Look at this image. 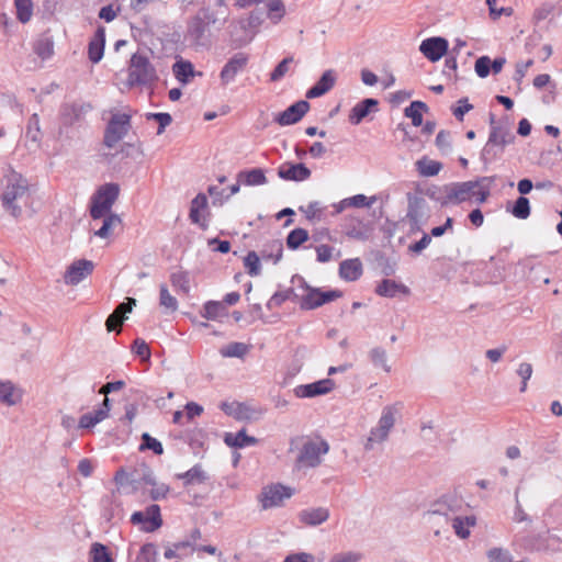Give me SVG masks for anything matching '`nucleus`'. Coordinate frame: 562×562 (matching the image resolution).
Segmentation results:
<instances>
[{
  "label": "nucleus",
  "instance_id": "obj_46",
  "mask_svg": "<svg viewBox=\"0 0 562 562\" xmlns=\"http://www.w3.org/2000/svg\"><path fill=\"white\" fill-rule=\"evenodd\" d=\"M90 557V562H113L108 548L99 542H95L91 546Z\"/></svg>",
  "mask_w": 562,
  "mask_h": 562
},
{
  "label": "nucleus",
  "instance_id": "obj_43",
  "mask_svg": "<svg viewBox=\"0 0 562 562\" xmlns=\"http://www.w3.org/2000/svg\"><path fill=\"white\" fill-rule=\"evenodd\" d=\"M308 239V233L304 228H294L286 236V246L295 250Z\"/></svg>",
  "mask_w": 562,
  "mask_h": 562
},
{
  "label": "nucleus",
  "instance_id": "obj_63",
  "mask_svg": "<svg viewBox=\"0 0 562 562\" xmlns=\"http://www.w3.org/2000/svg\"><path fill=\"white\" fill-rule=\"evenodd\" d=\"M379 424L381 425L382 428L386 429L387 431H390L393 428L395 424V416L392 407H385L383 409L382 415L379 419Z\"/></svg>",
  "mask_w": 562,
  "mask_h": 562
},
{
  "label": "nucleus",
  "instance_id": "obj_25",
  "mask_svg": "<svg viewBox=\"0 0 562 562\" xmlns=\"http://www.w3.org/2000/svg\"><path fill=\"white\" fill-rule=\"evenodd\" d=\"M176 479L183 481V486L203 484L209 480V475L201 464H195L187 472L177 473Z\"/></svg>",
  "mask_w": 562,
  "mask_h": 562
},
{
  "label": "nucleus",
  "instance_id": "obj_61",
  "mask_svg": "<svg viewBox=\"0 0 562 562\" xmlns=\"http://www.w3.org/2000/svg\"><path fill=\"white\" fill-rule=\"evenodd\" d=\"M474 69L480 78H486L491 72V58L488 56L479 57L475 61Z\"/></svg>",
  "mask_w": 562,
  "mask_h": 562
},
{
  "label": "nucleus",
  "instance_id": "obj_3",
  "mask_svg": "<svg viewBox=\"0 0 562 562\" xmlns=\"http://www.w3.org/2000/svg\"><path fill=\"white\" fill-rule=\"evenodd\" d=\"M493 180V177H481L475 180L449 183L450 204H461L473 199L477 204L484 203L490 196V186Z\"/></svg>",
  "mask_w": 562,
  "mask_h": 562
},
{
  "label": "nucleus",
  "instance_id": "obj_47",
  "mask_svg": "<svg viewBox=\"0 0 562 562\" xmlns=\"http://www.w3.org/2000/svg\"><path fill=\"white\" fill-rule=\"evenodd\" d=\"M512 214L519 218L526 220L530 215V203L529 200L525 196H519L512 209Z\"/></svg>",
  "mask_w": 562,
  "mask_h": 562
},
{
  "label": "nucleus",
  "instance_id": "obj_31",
  "mask_svg": "<svg viewBox=\"0 0 562 562\" xmlns=\"http://www.w3.org/2000/svg\"><path fill=\"white\" fill-rule=\"evenodd\" d=\"M260 254L263 260H272L273 263H278L282 258L283 244L279 239L270 240L263 245Z\"/></svg>",
  "mask_w": 562,
  "mask_h": 562
},
{
  "label": "nucleus",
  "instance_id": "obj_17",
  "mask_svg": "<svg viewBox=\"0 0 562 562\" xmlns=\"http://www.w3.org/2000/svg\"><path fill=\"white\" fill-rule=\"evenodd\" d=\"M91 110V105L89 103L83 102H74V103H64L59 110V116L64 125H72L75 122L79 121L82 115H85L88 111Z\"/></svg>",
  "mask_w": 562,
  "mask_h": 562
},
{
  "label": "nucleus",
  "instance_id": "obj_41",
  "mask_svg": "<svg viewBox=\"0 0 562 562\" xmlns=\"http://www.w3.org/2000/svg\"><path fill=\"white\" fill-rule=\"evenodd\" d=\"M33 49L38 57L42 59H47L54 53V42L49 36H41L34 43Z\"/></svg>",
  "mask_w": 562,
  "mask_h": 562
},
{
  "label": "nucleus",
  "instance_id": "obj_54",
  "mask_svg": "<svg viewBox=\"0 0 562 562\" xmlns=\"http://www.w3.org/2000/svg\"><path fill=\"white\" fill-rule=\"evenodd\" d=\"M25 136L33 143H38L41 139L40 117L36 113H34L29 120Z\"/></svg>",
  "mask_w": 562,
  "mask_h": 562
},
{
  "label": "nucleus",
  "instance_id": "obj_50",
  "mask_svg": "<svg viewBox=\"0 0 562 562\" xmlns=\"http://www.w3.org/2000/svg\"><path fill=\"white\" fill-rule=\"evenodd\" d=\"M16 16L20 22L26 23L32 16L33 4L31 0H14Z\"/></svg>",
  "mask_w": 562,
  "mask_h": 562
},
{
  "label": "nucleus",
  "instance_id": "obj_48",
  "mask_svg": "<svg viewBox=\"0 0 562 562\" xmlns=\"http://www.w3.org/2000/svg\"><path fill=\"white\" fill-rule=\"evenodd\" d=\"M140 450H151L155 454L160 456L164 453V447L159 440L151 437L148 432L142 435Z\"/></svg>",
  "mask_w": 562,
  "mask_h": 562
},
{
  "label": "nucleus",
  "instance_id": "obj_26",
  "mask_svg": "<svg viewBox=\"0 0 562 562\" xmlns=\"http://www.w3.org/2000/svg\"><path fill=\"white\" fill-rule=\"evenodd\" d=\"M329 518V510L325 507L308 508L300 512L299 519L308 526H318Z\"/></svg>",
  "mask_w": 562,
  "mask_h": 562
},
{
  "label": "nucleus",
  "instance_id": "obj_20",
  "mask_svg": "<svg viewBox=\"0 0 562 562\" xmlns=\"http://www.w3.org/2000/svg\"><path fill=\"white\" fill-rule=\"evenodd\" d=\"M379 101L367 98L358 102L350 111L348 120L351 125H359L371 111H378Z\"/></svg>",
  "mask_w": 562,
  "mask_h": 562
},
{
  "label": "nucleus",
  "instance_id": "obj_27",
  "mask_svg": "<svg viewBox=\"0 0 562 562\" xmlns=\"http://www.w3.org/2000/svg\"><path fill=\"white\" fill-rule=\"evenodd\" d=\"M408 288L391 279H383L376 286L375 293L384 297H394L397 293L407 294Z\"/></svg>",
  "mask_w": 562,
  "mask_h": 562
},
{
  "label": "nucleus",
  "instance_id": "obj_58",
  "mask_svg": "<svg viewBox=\"0 0 562 562\" xmlns=\"http://www.w3.org/2000/svg\"><path fill=\"white\" fill-rule=\"evenodd\" d=\"M132 350L142 359V361H149L151 355L150 348L144 339L136 338L133 342Z\"/></svg>",
  "mask_w": 562,
  "mask_h": 562
},
{
  "label": "nucleus",
  "instance_id": "obj_14",
  "mask_svg": "<svg viewBox=\"0 0 562 562\" xmlns=\"http://www.w3.org/2000/svg\"><path fill=\"white\" fill-rule=\"evenodd\" d=\"M308 110L310 103L305 100H300L279 113L274 121L281 126L292 125L301 121Z\"/></svg>",
  "mask_w": 562,
  "mask_h": 562
},
{
  "label": "nucleus",
  "instance_id": "obj_12",
  "mask_svg": "<svg viewBox=\"0 0 562 562\" xmlns=\"http://www.w3.org/2000/svg\"><path fill=\"white\" fill-rule=\"evenodd\" d=\"M449 43L445 37L434 36L424 40L419 45L420 53L430 61H438L448 52Z\"/></svg>",
  "mask_w": 562,
  "mask_h": 562
},
{
  "label": "nucleus",
  "instance_id": "obj_4",
  "mask_svg": "<svg viewBox=\"0 0 562 562\" xmlns=\"http://www.w3.org/2000/svg\"><path fill=\"white\" fill-rule=\"evenodd\" d=\"M300 448L296 457L295 465L297 469L315 468L322 461V456L328 452L329 446L322 439H310L305 437H296L291 439V450Z\"/></svg>",
  "mask_w": 562,
  "mask_h": 562
},
{
  "label": "nucleus",
  "instance_id": "obj_1",
  "mask_svg": "<svg viewBox=\"0 0 562 562\" xmlns=\"http://www.w3.org/2000/svg\"><path fill=\"white\" fill-rule=\"evenodd\" d=\"M227 18V12L201 8L188 20L184 40L195 50L209 49L213 41V30L220 31Z\"/></svg>",
  "mask_w": 562,
  "mask_h": 562
},
{
  "label": "nucleus",
  "instance_id": "obj_6",
  "mask_svg": "<svg viewBox=\"0 0 562 562\" xmlns=\"http://www.w3.org/2000/svg\"><path fill=\"white\" fill-rule=\"evenodd\" d=\"M514 134L504 125H493L488 139L481 153L482 161L487 165L499 157L506 145L513 143Z\"/></svg>",
  "mask_w": 562,
  "mask_h": 562
},
{
  "label": "nucleus",
  "instance_id": "obj_22",
  "mask_svg": "<svg viewBox=\"0 0 562 562\" xmlns=\"http://www.w3.org/2000/svg\"><path fill=\"white\" fill-rule=\"evenodd\" d=\"M104 46L105 30L103 26H99L88 45V57L91 63L97 64L102 59L104 54Z\"/></svg>",
  "mask_w": 562,
  "mask_h": 562
},
{
  "label": "nucleus",
  "instance_id": "obj_39",
  "mask_svg": "<svg viewBox=\"0 0 562 562\" xmlns=\"http://www.w3.org/2000/svg\"><path fill=\"white\" fill-rule=\"evenodd\" d=\"M417 171L424 177H434L439 173L442 168L441 162L427 159L426 157L417 160Z\"/></svg>",
  "mask_w": 562,
  "mask_h": 562
},
{
  "label": "nucleus",
  "instance_id": "obj_9",
  "mask_svg": "<svg viewBox=\"0 0 562 562\" xmlns=\"http://www.w3.org/2000/svg\"><path fill=\"white\" fill-rule=\"evenodd\" d=\"M131 128V115L126 113L113 114L104 131L103 143L108 148H113Z\"/></svg>",
  "mask_w": 562,
  "mask_h": 562
},
{
  "label": "nucleus",
  "instance_id": "obj_44",
  "mask_svg": "<svg viewBox=\"0 0 562 562\" xmlns=\"http://www.w3.org/2000/svg\"><path fill=\"white\" fill-rule=\"evenodd\" d=\"M369 358L374 367H381L385 372L391 371L387 364V355L382 347H374L369 351Z\"/></svg>",
  "mask_w": 562,
  "mask_h": 562
},
{
  "label": "nucleus",
  "instance_id": "obj_55",
  "mask_svg": "<svg viewBox=\"0 0 562 562\" xmlns=\"http://www.w3.org/2000/svg\"><path fill=\"white\" fill-rule=\"evenodd\" d=\"M103 419H104V413L103 412L94 411V412H91V413H87V414H83L80 417V419H79V427L80 428L89 429V428L94 427L97 424H99Z\"/></svg>",
  "mask_w": 562,
  "mask_h": 562
},
{
  "label": "nucleus",
  "instance_id": "obj_18",
  "mask_svg": "<svg viewBox=\"0 0 562 562\" xmlns=\"http://www.w3.org/2000/svg\"><path fill=\"white\" fill-rule=\"evenodd\" d=\"M311 170L302 162H285L278 169V176L288 181H304L311 177Z\"/></svg>",
  "mask_w": 562,
  "mask_h": 562
},
{
  "label": "nucleus",
  "instance_id": "obj_40",
  "mask_svg": "<svg viewBox=\"0 0 562 562\" xmlns=\"http://www.w3.org/2000/svg\"><path fill=\"white\" fill-rule=\"evenodd\" d=\"M249 351V346L244 342H231L220 350L224 358H244Z\"/></svg>",
  "mask_w": 562,
  "mask_h": 562
},
{
  "label": "nucleus",
  "instance_id": "obj_10",
  "mask_svg": "<svg viewBox=\"0 0 562 562\" xmlns=\"http://www.w3.org/2000/svg\"><path fill=\"white\" fill-rule=\"evenodd\" d=\"M294 494V490L280 483L270 484L262 487L258 495V501L262 509H269L283 505L284 499L290 498Z\"/></svg>",
  "mask_w": 562,
  "mask_h": 562
},
{
  "label": "nucleus",
  "instance_id": "obj_36",
  "mask_svg": "<svg viewBox=\"0 0 562 562\" xmlns=\"http://www.w3.org/2000/svg\"><path fill=\"white\" fill-rule=\"evenodd\" d=\"M171 285L177 292L188 295L190 292V274L187 271L172 272L170 276Z\"/></svg>",
  "mask_w": 562,
  "mask_h": 562
},
{
  "label": "nucleus",
  "instance_id": "obj_28",
  "mask_svg": "<svg viewBox=\"0 0 562 562\" xmlns=\"http://www.w3.org/2000/svg\"><path fill=\"white\" fill-rule=\"evenodd\" d=\"M224 442L232 448H245L256 445L258 439L252 436H248L246 430L243 428L237 434L226 432L224 436Z\"/></svg>",
  "mask_w": 562,
  "mask_h": 562
},
{
  "label": "nucleus",
  "instance_id": "obj_53",
  "mask_svg": "<svg viewBox=\"0 0 562 562\" xmlns=\"http://www.w3.org/2000/svg\"><path fill=\"white\" fill-rule=\"evenodd\" d=\"M157 553V548L154 543H145L140 547L135 562H156Z\"/></svg>",
  "mask_w": 562,
  "mask_h": 562
},
{
  "label": "nucleus",
  "instance_id": "obj_7",
  "mask_svg": "<svg viewBox=\"0 0 562 562\" xmlns=\"http://www.w3.org/2000/svg\"><path fill=\"white\" fill-rule=\"evenodd\" d=\"M120 187L117 183H105L101 186L91 198L90 216L93 221L101 220L117 200Z\"/></svg>",
  "mask_w": 562,
  "mask_h": 562
},
{
  "label": "nucleus",
  "instance_id": "obj_13",
  "mask_svg": "<svg viewBox=\"0 0 562 562\" xmlns=\"http://www.w3.org/2000/svg\"><path fill=\"white\" fill-rule=\"evenodd\" d=\"M335 387L331 379H323L310 384H301L294 387L293 392L299 398H311L319 395L328 394Z\"/></svg>",
  "mask_w": 562,
  "mask_h": 562
},
{
  "label": "nucleus",
  "instance_id": "obj_52",
  "mask_svg": "<svg viewBox=\"0 0 562 562\" xmlns=\"http://www.w3.org/2000/svg\"><path fill=\"white\" fill-rule=\"evenodd\" d=\"M462 507V501L454 496H443L440 502L436 504V508L432 509V514L447 515L443 508H460Z\"/></svg>",
  "mask_w": 562,
  "mask_h": 562
},
{
  "label": "nucleus",
  "instance_id": "obj_34",
  "mask_svg": "<svg viewBox=\"0 0 562 562\" xmlns=\"http://www.w3.org/2000/svg\"><path fill=\"white\" fill-rule=\"evenodd\" d=\"M425 200L419 196L408 195L407 218L409 222L419 223L423 218Z\"/></svg>",
  "mask_w": 562,
  "mask_h": 562
},
{
  "label": "nucleus",
  "instance_id": "obj_8",
  "mask_svg": "<svg viewBox=\"0 0 562 562\" xmlns=\"http://www.w3.org/2000/svg\"><path fill=\"white\" fill-rule=\"evenodd\" d=\"M301 281L306 291V293L301 296V310H315L342 296V292L340 290L322 291L319 288L308 285L302 278Z\"/></svg>",
  "mask_w": 562,
  "mask_h": 562
},
{
  "label": "nucleus",
  "instance_id": "obj_29",
  "mask_svg": "<svg viewBox=\"0 0 562 562\" xmlns=\"http://www.w3.org/2000/svg\"><path fill=\"white\" fill-rule=\"evenodd\" d=\"M237 179L245 186H261L267 183V177L261 168L241 170L238 172Z\"/></svg>",
  "mask_w": 562,
  "mask_h": 562
},
{
  "label": "nucleus",
  "instance_id": "obj_38",
  "mask_svg": "<svg viewBox=\"0 0 562 562\" xmlns=\"http://www.w3.org/2000/svg\"><path fill=\"white\" fill-rule=\"evenodd\" d=\"M475 525V517H465L462 518L460 516H456L452 518V528L458 537L461 539H467L470 536L469 526Z\"/></svg>",
  "mask_w": 562,
  "mask_h": 562
},
{
  "label": "nucleus",
  "instance_id": "obj_51",
  "mask_svg": "<svg viewBox=\"0 0 562 562\" xmlns=\"http://www.w3.org/2000/svg\"><path fill=\"white\" fill-rule=\"evenodd\" d=\"M159 304L172 312L178 308V301L169 293L166 284H160L159 286Z\"/></svg>",
  "mask_w": 562,
  "mask_h": 562
},
{
  "label": "nucleus",
  "instance_id": "obj_45",
  "mask_svg": "<svg viewBox=\"0 0 562 562\" xmlns=\"http://www.w3.org/2000/svg\"><path fill=\"white\" fill-rule=\"evenodd\" d=\"M244 266L251 277H257L261 272L260 257L254 250L249 251L244 258Z\"/></svg>",
  "mask_w": 562,
  "mask_h": 562
},
{
  "label": "nucleus",
  "instance_id": "obj_59",
  "mask_svg": "<svg viewBox=\"0 0 562 562\" xmlns=\"http://www.w3.org/2000/svg\"><path fill=\"white\" fill-rule=\"evenodd\" d=\"M436 146L443 153L448 154L452 149L450 132L441 130L436 136Z\"/></svg>",
  "mask_w": 562,
  "mask_h": 562
},
{
  "label": "nucleus",
  "instance_id": "obj_33",
  "mask_svg": "<svg viewBox=\"0 0 562 562\" xmlns=\"http://www.w3.org/2000/svg\"><path fill=\"white\" fill-rule=\"evenodd\" d=\"M202 317L211 321H215L222 316L227 315L226 305L218 301H207L203 305V311L201 313Z\"/></svg>",
  "mask_w": 562,
  "mask_h": 562
},
{
  "label": "nucleus",
  "instance_id": "obj_60",
  "mask_svg": "<svg viewBox=\"0 0 562 562\" xmlns=\"http://www.w3.org/2000/svg\"><path fill=\"white\" fill-rule=\"evenodd\" d=\"M516 372L521 378L520 392L524 393L527 390V382L531 378L533 372L532 366L528 362H522L519 364Z\"/></svg>",
  "mask_w": 562,
  "mask_h": 562
},
{
  "label": "nucleus",
  "instance_id": "obj_23",
  "mask_svg": "<svg viewBox=\"0 0 562 562\" xmlns=\"http://www.w3.org/2000/svg\"><path fill=\"white\" fill-rule=\"evenodd\" d=\"M24 391L11 381L0 380V403L8 406L19 404L23 398Z\"/></svg>",
  "mask_w": 562,
  "mask_h": 562
},
{
  "label": "nucleus",
  "instance_id": "obj_30",
  "mask_svg": "<svg viewBox=\"0 0 562 562\" xmlns=\"http://www.w3.org/2000/svg\"><path fill=\"white\" fill-rule=\"evenodd\" d=\"M172 71L178 81L186 85L194 77L195 71L193 65L189 60H177L172 66Z\"/></svg>",
  "mask_w": 562,
  "mask_h": 562
},
{
  "label": "nucleus",
  "instance_id": "obj_19",
  "mask_svg": "<svg viewBox=\"0 0 562 562\" xmlns=\"http://www.w3.org/2000/svg\"><path fill=\"white\" fill-rule=\"evenodd\" d=\"M231 41L235 47H241L254 38V33L247 29L245 19L233 21L229 25Z\"/></svg>",
  "mask_w": 562,
  "mask_h": 562
},
{
  "label": "nucleus",
  "instance_id": "obj_11",
  "mask_svg": "<svg viewBox=\"0 0 562 562\" xmlns=\"http://www.w3.org/2000/svg\"><path fill=\"white\" fill-rule=\"evenodd\" d=\"M131 522L142 525L145 532H154L162 526L160 507L157 504L149 505L145 512H135L131 516Z\"/></svg>",
  "mask_w": 562,
  "mask_h": 562
},
{
  "label": "nucleus",
  "instance_id": "obj_56",
  "mask_svg": "<svg viewBox=\"0 0 562 562\" xmlns=\"http://www.w3.org/2000/svg\"><path fill=\"white\" fill-rule=\"evenodd\" d=\"M259 413L257 409L250 407L245 403H238L236 409H234L233 417L238 420H250L256 418V414Z\"/></svg>",
  "mask_w": 562,
  "mask_h": 562
},
{
  "label": "nucleus",
  "instance_id": "obj_57",
  "mask_svg": "<svg viewBox=\"0 0 562 562\" xmlns=\"http://www.w3.org/2000/svg\"><path fill=\"white\" fill-rule=\"evenodd\" d=\"M293 63V57H285L282 59L270 74V80L276 82L281 80L289 71L290 65Z\"/></svg>",
  "mask_w": 562,
  "mask_h": 562
},
{
  "label": "nucleus",
  "instance_id": "obj_16",
  "mask_svg": "<svg viewBox=\"0 0 562 562\" xmlns=\"http://www.w3.org/2000/svg\"><path fill=\"white\" fill-rule=\"evenodd\" d=\"M248 64V55L237 53L228 59L221 70L220 78L224 86L234 81L236 75L241 71Z\"/></svg>",
  "mask_w": 562,
  "mask_h": 562
},
{
  "label": "nucleus",
  "instance_id": "obj_64",
  "mask_svg": "<svg viewBox=\"0 0 562 562\" xmlns=\"http://www.w3.org/2000/svg\"><path fill=\"white\" fill-rule=\"evenodd\" d=\"M487 558L490 562H508L510 560L508 551L502 548H493L488 550Z\"/></svg>",
  "mask_w": 562,
  "mask_h": 562
},
{
  "label": "nucleus",
  "instance_id": "obj_42",
  "mask_svg": "<svg viewBox=\"0 0 562 562\" xmlns=\"http://www.w3.org/2000/svg\"><path fill=\"white\" fill-rule=\"evenodd\" d=\"M426 195L440 203L442 206H446V205H449L450 204V199H449V183L448 184H445V186H441V187H437V186H434V187H430L426 190Z\"/></svg>",
  "mask_w": 562,
  "mask_h": 562
},
{
  "label": "nucleus",
  "instance_id": "obj_21",
  "mask_svg": "<svg viewBox=\"0 0 562 562\" xmlns=\"http://www.w3.org/2000/svg\"><path fill=\"white\" fill-rule=\"evenodd\" d=\"M335 82V71L331 69L324 71L317 82L307 90L306 98L314 99L322 97L334 87Z\"/></svg>",
  "mask_w": 562,
  "mask_h": 562
},
{
  "label": "nucleus",
  "instance_id": "obj_24",
  "mask_svg": "<svg viewBox=\"0 0 562 562\" xmlns=\"http://www.w3.org/2000/svg\"><path fill=\"white\" fill-rule=\"evenodd\" d=\"M362 262L359 258L346 259L339 265V277L345 281H356L362 276Z\"/></svg>",
  "mask_w": 562,
  "mask_h": 562
},
{
  "label": "nucleus",
  "instance_id": "obj_37",
  "mask_svg": "<svg viewBox=\"0 0 562 562\" xmlns=\"http://www.w3.org/2000/svg\"><path fill=\"white\" fill-rule=\"evenodd\" d=\"M285 15V7L282 0H267V18L278 24Z\"/></svg>",
  "mask_w": 562,
  "mask_h": 562
},
{
  "label": "nucleus",
  "instance_id": "obj_32",
  "mask_svg": "<svg viewBox=\"0 0 562 562\" xmlns=\"http://www.w3.org/2000/svg\"><path fill=\"white\" fill-rule=\"evenodd\" d=\"M102 218V226L94 232L98 237L108 238L116 227L122 225V220L117 214L108 213Z\"/></svg>",
  "mask_w": 562,
  "mask_h": 562
},
{
  "label": "nucleus",
  "instance_id": "obj_2",
  "mask_svg": "<svg viewBox=\"0 0 562 562\" xmlns=\"http://www.w3.org/2000/svg\"><path fill=\"white\" fill-rule=\"evenodd\" d=\"M1 186L2 207L13 217H19L22 214V207L27 205L30 199L27 180L21 173L8 167Z\"/></svg>",
  "mask_w": 562,
  "mask_h": 562
},
{
  "label": "nucleus",
  "instance_id": "obj_5",
  "mask_svg": "<svg viewBox=\"0 0 562 562\" xmlns=\"http://www.w3.org/2000/svg\"><path fill=\"white\" fill-rule=\"evenodd\" d=\"M157 80L156 69L148 57L139 53L133 54L130 60L127 85L147 87Z\"/></svg>",
  "mask_w": 562,
  "mask_h": 562
},
{
  "label": "nucleus",
  "instance_id": "obj_15",
  "mask_svg": "<svg viewBox=\"0 0 562 562\" xmlns=\"http://www.w3.org/2000/svg\"><path fill=\"white\" fill-rule=\"evenodd\" d=\"M94 265L87 259H80L72 262L66 270L64 279L67 284L76 285L86 277L92 273Z\"/></svg>",
  "mask_w": 562,
  "mask_h": 562
},
{
  "label": "nucleus",
  "instance_id": "obj_49",
  "mask_svg": "<svg viewBox=\"0 0 562 562\" xmlns=\"http://www.w3.org/2000/svg\"><path fill=\"white\" fill-rule=\"evenodd\" d=\"M389 432L390 431L382 428L381 425L378 423V426L371 430L370 437L368 438L367 442L364 443V449L368 451L372 450L374 443H380L387 438Z\"/></svg>",
  "mask_w": 562,
  "mask_h": 562
},
{
  "label": "nucleus",
  "instance_id": "obj_35",
  "mask_svg": "<svg viewBox=\"0 0 562 562\" xmlns=\"http://www.w3.org/2000/svg\"><path fill=\"white\" fill-rule=\"evenodd\" d=\"M428 106L423 101H413L405 110L404 114L406 117L412 120L414 126H420L423 124V111H427Z\"/></svg>",
  "mask_w": 562,
  "mask_h": 562
},
{
  "label": "nucleus",
  "instance_id": "obj_62",
  "mask_svg": "<svg viewBox=\"0 0 562 562\" xmlns=\"http://www.w3.org/2000/svg\"><path fill=\"white\" fill-rule=\"evenodd\" d=\"M293 294V290H286L282 292H276L267 303V307L272 310L273 307L281 306L290 296Z\"/></svg>",
  "mask_w": 562,
  "mask_h": 562
}]
</instances>
